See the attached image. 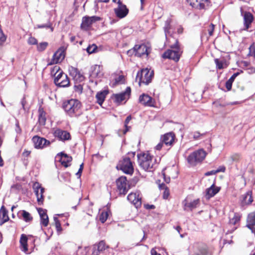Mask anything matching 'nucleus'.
Returning <instances> with one entry per match:
<instances>
[{
	"label": "nucleus",
	"instance_id": "obj_1",
	"mask_svg": "<svg viewBox=\"0 0 255 255\" xmlns=\"http://www.w3.org/2000/svg\"><path fill=\"white\" fill-rule=\"evenodd\" d=\"M51 75L55 77L54 82L59 87H67L70 85V81L66 74L60 69L59 66H55L51 70Z\"/></svg>",
	"mask_w": 255,
	"mask_h": 255
},
{
	"label": "nucleus",
	"instance_id": "obj_2",
	"mask_svg": "<svg viewBox=\"0 0 255 255\" xmlns=\"http://www.w3.org/2000/svg\"><path fill=\"white\" fill-rule=\"evenodd\" d=\"M178 43V41L177 39H173L170 42L166 41V45H168L172 49L168 50L165 52L162 55V58L172 59L175 62L178 61L180 59L181 53Z\"/></svg>",
	"mask_w": 255,
	"mask_h": 255
},
{
	"label": "nucleus",
	"instance_id": "obj_3",
	"mask_svg": "<svg viewBox=\"0 0 255 255\" xmlns=\"http://www.w3.org/2000/svg\"><path fill=\"white\" fill-rule=\"evenodd\" d=\"M81 104L80 102L75 99H71L64 102L63 108L65 112L70 117L78 116L81 115Z\"/></svg>",
	"mask_w": 255,
	"mask_h": 255
},
{
	"label": "nucleus",
	"instance_id": "obj_4",
	"mask_svg": "<svg viewBox=\"0 0 255 255\" xmlns=\"http://www.w3.org/2000/svg\"><path fill=\"white\" fill-rule=\"evenodd\" d=\"M137 158L139 165L145 170H150L153 168L155 160L148 152L138 154Z\"/></svg>",
	"mask_w": 255,
	"mask_h": 255
},
{
	"label": "nucleus",
	"instance_id": "obj_5",
	"mask_svg": "<svg viewBox=\"0 0 255 255\" xmlns=\"http://www.w3.org/2000/svg\"><path fill=\"white\" fill-rule=\"evenodd\" d=\"M153 77V71L147 68L143 69L137 72L135 82L138 83L139 86H141L142 84L147 85L151 82Z\"/></svg>",
	"mask_w": 255,
	"mask_h": 255
},
{
	"label": "nucleus",
	"instance_id": "obj_6",
	"mask_svg": "<svg viewBox=\"0 0 255 255\" xmlns=\"http://www.w3.org/2000/svg\"><path fill=\"white\" fill-rule=\"evenodd\" d=\"M118 166L126 174L131 175L133 172L132 163L129 157L124 158Z\"/></svg>",
	"mask_w": 255,
	"mask_h": 255
},
{
	"label": "nucleus",
	"instance_id": "obj_7",
	"mask_svg": "<svg viewBox=\"0 0 255 255\" xmlns=\"http://www.w3.org/2000/svg\"><path fill=\"white\" fill-rule=\"evenodd\" d=\"M131 51L134 52L135 56L141 57L144 55H148L150 51V48L144 44L135 45L132 49L129 50L128 52L129 53Z\"/></svg>",
	"mask_w": 255,
	"mask_h": 255
},
{
	"label": "nucleus",
	"instance_id": "obj_8",
	"mask_svg": "<svg viewBox=\"0 0 255 255\" xmlns=\"http://www.w3.org/2000/svg\"><path fill=\"white\" fill-rule=\"evenodd\" d=\"M118 189L121 194L125 195L129 189L126 177L121 176L116 180Z\"/></svg>",
	"mask_w": 255,
	"mask_h": 255
},
{
	"label": "nucleus",
	"instance_id": "obj_9",
	"mask_svg": "<svg viewBox=\"0 0 255 255\" xmlns=\"http://www.w3.org/2000/svg\"><path fill=\"white\" fill-rule=\"evenodd\" d=\"M33 188L36 196L38 204L39 205H42L44 201L43 193L45 191V189L42 187L41 185L38 182H35L33 184Z\"/></svg>",
	"mask_w": 255,
	"mask_h": 255
},
{
	"label": "nucleus",
	"instance_id": "obj_10",
	"mask_svg": "<svg viewBox=\"0 0 255 255\" xmlns=\"http://www.w3.org/2000/svg\"><path fill=\"white\" fill-rule=\"evenodd\" d=\"M175 134L173 132H169L164 134L162 137V143H160V149L163 144L166 146H172L175 141Z\"/></svg>",
	"mask_w": 255,
	"mask_h": 255
},
{
	"label": "nucleus",
	"instance_id": "obj_11",
	"mask_svg": "<svg viewBox=\"0 0 255 255\" xmlns=\"http://www.w3.org/2000/svg\"><path fill=\"white\" fill-rule=\"evenodd\" d=\"M118 7L114 9L115 14L118 17L123 18L127 15L128 9L126 5L122 3L120 0H118Z\"/></svg>",
	"mask_w": 255,
	"mask_h": 255
},
{
	"label": "nucleus",
	"instance_id": "obj_12",
	"mask_svg": "<svg viewBox=\"0 0 255 255\" xmlns=\"http://www.w3.org/2000/svg\"><path fill=\"white\" fill-rule=\"evenodd\" d=\"M100 17L96 16H85L83 18L81 27L83 29L87 30L94 22L100 20Z\"/></svg>",
	"mask_w": 255,
	"mask_h": 255
},
{
	"label": "nucleus",
	"instance_id": "obj_13",
	"mask_svg": "<svg viewBox=\"0 0 255 255\" xmlns=\"http://www.w3.org/2000/svg\"><path fill=\"white\" fill-rule=\"evenodd\" d=\"M32 140L36 148H43L50 143L49 140L37 135L33 136Z\"/></svg>",
	"mask_w": 255,
	"mask_h": 255
},
{
	"label": "nucleus",
	"instance_id": "obj_14",
	"mask_svg": "<svg viewBox=\"0 0 255 255\" xmlns=\"http://www.w3.org/2000/svg\"><path fill=\"white\" fill-rule=\"evenodd\" d=\"M65 56L63 48H59L53 55L50 65L57 64L63 61Z\"/></svg>",
	"mask_w": 255,
	"mask_h": 255
},
{
	"label": "nucleus",
	"instance_id": "obj_15",
	"mask_svg": "<svg viewBox=\"0 0 255 255\" xmlns=\"http://www.w3.org/2000/svg\"><path fill=\"white\" fill-rule=\"evenodd\" d=\"M130 93L131 89L129 87H128L125 92L114 95L115 102L117 103H120L123 101L128 99Z\"/></svg>",
	"mask_w": 255,
	"mask_h": 255
},
{
	"label": "nucleus",
	"instance_id": "obj_16",
	"mask_svg": "<svg viewBox=\"0 0 255 255\" xmlns=\"http://www.w3.org/2000/svg\"><path fill=\"white\" fill-rule=\"evenodd\" d=\"M187 2L193 8L203 9L208 5V0H187Z\"/></svg>",
	"mask_w": 255,
	"mask_h": 255
},
{
	"label": "nucleus",
	"instance_id": "obj_17",
	"mask_svg": "<svg viewBox=\"0 0 255 255\" xmlns=\"http://www.w3.org/2000/svg\"><path fill=\"white\" fill-rule=\"evenodd\" d=\"M139 102L145 106L154 107V101L151 97L145 94H143L139 96Z\"/></svg>",
	"mask_w": 255,
	"mask_h": 255
},
{
	"label": "nucleus",
	"instance_id": "obj_18",
	"mask_svg": "<svg viewBox=\"0 0 255 255\" xmlns=\"http://www.w3.org/2000/svg\"><path fill=\"white\" fill-rule=\"evenodd\" d=\"M172 19L171 18H168L165 22V25L163 27L166 41L167 42L169 41V42H170L173 39H175L173 37L172 34L169 31L171 28L170 23Z\"/></svg>",
	"mask_w": 255,
	"mask_h": 255
},
{
	"label": "nucleus",
	"instance_id": "obj_19",
	"mask_svg": "<svg viewBox=\"0 0 255 255\" xmlns=\"http://www.w3.org/2000/svg\"><path fill=\"white\" fill-rule=\"evenodd\" d=\"M104 241H100L98 244L94 245L93 247L92 255H99L101 252L108 248Z\"/></svg>",
	"mask_w": 255,
	"mask_h": 255
},
{
	"label": "nucleus",
	"instance_id": "obj_20",
	"mask_svg": "<svg viewBox=\"0 0 255 255\" xmlns=\"http://www.w3.org/2000/svg\"><path fill=\"white\" fill-rule=\"evenodd\" d=\"M54 135L59 140L63 141L69 140L71 137L70 134L68 132L60 129H56L54 132Z\"/></svg>",
	"mask_w": 255,
	"mask_h": 255
},
{
	"label": "nucleus",
	"instance_id": "obj_21",
	"mask_svg": "<svg viewBox=\"0 0 255 255\" xmlns=\"http://www.w3.org/2000/svg\"><path fill=\"white\" fill-rule=\"evenodd\" d=\"M103 75V67L99 65H95L91 67L90 76L93 78H101Z\"/></svg>",
	"mask_w": 255,
	"mask_h": 255
},
{
	"label": "nucleus",
	"instance_id": "obj_22",
	"mask_svg": "<svg viewBox=\"0 0 255 255\" xmlns=\"http://www.w3.org/2000/svg\"><path fill=\"white\" fill-rule=\"evenodd\" d=\"M243 15L244 17V24L245 26V30H248L254 20V16L250 12L248 11H245Z\"/></svg>",
	"mask_w": 255,
	"mask_h": 255
},
{
	"label": "nucleus",
	"instance_id": "obj_23",
	"mask_svg": "<svg viewBox=\"0 0 255 255\" xmlns=\"http://www.w3.org/2000/svg\"><path fill=\"white\" fill-rule=\"evenodd\" d=\"M37 211L40 217L41 224L44 227L47 226L49 223V219L47 214V210L39 208L37 209Z\"/></svg>",
	"mask_w": 255,
	"mask_h": 255
},
{
	"label": "nucleus",
	"instance_id": "obj_24",
	"mask_svg": "<svg viewBox=\"0 0 255 255\" xmlns=\"http://www.w3.org/2000/svg\"><path fill=\"white\" fill-rule=\"evenodd\" d=\"M220 190V187H216L215 184H213L210 188L206 189L205 197L206 199H209L214 196Z\"/></svg>",
	"mask_w": 255,
	"mask_h": 255
},
{
	"label": "nucleus",
	"instance_id": "obj_25",
	"mask_svg": "<svg viewBox=\"0 0 255 255\" xmlns=\"http://www.w3.org/2000/svg\"><path fill=\"white\" fill-rule=\"evenodd\" d=\"M255 212L250 213L248 217L247 227L250 229L252 233L255 234Z\"/></svg>",
	"mask_w": 255,
	"mask_h": 255
},
{
	"label": "nucleus",
	"instance_id": "obj_26",
	"mask_svg": "<svg viewBox=\"0 0 255 255\" xmlns=\"http://www.w3.org/2000/svg\"><path fill=\"white\" fill-rule=\"evenodd\" d=\"M253 201L252 191H248L245 194L242 195V204L244 205L251 204Z\"/></svg>",
	"mask_w": 255,
	"mask_h": 255
},
{
	"label": "nucleus",
	"instance_id": "obj_27",
	"mask_svg": "<svg viewBox=\"0 0 255 255\" xmlns=\"http://www.w3.org/2000/svg\"><path fill=\"white\" fill-rule=\"evenodd\" d=\"M196 155V160L198 163L202 162L206 156V152L202 149H200L193 152Z\"/></svg>",
	"mask_w": 255,
	"mask_h": 255
},
{
	"label": "nucleus",
	"instance_id": "obj_28",
	"mask_svg": "<svg viewBox=\"0 0 255 255\" xmlns=\"http://www.w3.org/2000/svg\"><path fill=\"white\" fill-rule=\"evenodd\" d=\"M196 155V160L198 163L202 162L206 156V152L202 149H200L193 152Z\"/></svg>",
	"mask_w": 255,
	"mask_h": 255
},
{
	"label": "nucleus",
	"instance_id": "obj_29",
	"mask_svg": "<svg viewBox=\"0 0 255 255\" xmlns=\"http://www.w3.org/2000/svg\"><path fill=\"white\" fill-rule=\"evenodd\" d=\"M38 121L40 125H45L46 121V113L41 107H40L38 109Z\"/></svg>",
	"mask_w": 255,
	"mask_h": 255
},
{
	"label": "nucleus",
	"instance_id": "obj_30",
	"mask_svg": "<svg viewBox=\"0 0 255 255\" xmlns=\"http://www.w3.org/2000/svg\"><path fill=\"white\" fill-rule=\"evenodd\" d=\"M27 238L24 234H22L20 239V244L21 246V250L24 253H26L28 251L27 248Z\"/></svg>",
	"mask_w": 255,
	"mask_h": 255
},
{
	"label": "nucleus",
	"instance_id": "obj_31",
	"mask_svg": "<svg viewBox=\"0 0 255 255\" xmlns=\"http://www.w3.org/2000/svg\"><path fill=\"white\" fill-rule=\"evenodd\" d=\"M108 92L106 91L98 92L96 96V98L97 99V102L100 105H102L103 102L104 101L106 96L107 95Z\"/></svg>",
	"mask_w": 255,
	"mask_h": 255
},
{
	"label": "nucleus",
	"instance_id": "obj_32",
	"mask_svg": "<svg viewBox=\"0 0 255 255\" xmlns=\"http://www.w3.org/2000/svg\"><path fill=\"white\" fill-rule=\"evenodd\" d=\"M0 220H2V224L7 222L9 220L7 211L2 206L0 210Z\"/></svg>",
	"mask_w": 255,
	"mask_h": 255
},
{
	"label": "nucleus",
	"instance_id": "obj_33",
	"mask_svg": "<svg viewBox=\"0 0 255 255\" xmlns=\"http://www.w3.org/2000/svg\"><path fill=\"white\" fill-rule=\"evenodd\" d=\"M213 105H214L217 108H222L229 105V104L226 102L224 100L219 99L213 102Z\"/></svg>",
	"mask_w": 255,
	"mask_h": 255
},
{
	"label": "nucleus",
	"instance_id": "obj_34",
	"mask_svg": "<svg viewBox=\"0 0 255 255\" xmlns=\"http://www.w3.org/2000/svg\"><path fill=\"white\" fill-rule=\"evenodd\" d=\"M61 164L65 167H67L69 166L68 163L72 161V157L68 156L67 154L64 153H61Z\"/></svg>",
	"mask_w": 255,
	"mask_h": 255
},
{
	"label": "nucleus",
	"instance_id": "obj_35",
	"mask_svg": "<svg viewBox=\"0 0 255 255\" xmlns=\"http://www.w3.org/2000/svg\"><path fill=\"white\" fill-rule=\"evenodd\" d=\"M187 160L188 163L191 166H195L198 163L196 160V155L194 153H191L187 157Z\"/></svg>",
	"mask_w": 255,
	"mask_h": 255
},
{
	"label": "nucleus",
	"instance_id": "obj_36",
	"mask_svg": "<svg viewBox=\"0 0 255 255\" xmlns=\"http://www.w3.org/2000/svg\"><path fill=\"white\" fill-rule=\"evenodd\" d=\"M215 63L216 65V68L218 69H222L227 67V65L224 60H220L217 58L215 59Z\"/></svg>",
	"mask_w": 255,
	"mask_h": 255
},
{
	"label": "nucleus",
	"instance_id": "obj_37",
	"mask_svg": "<svg viewBox=\"0 0 255 255\" xmlns=\"http://www.w3.org/2000/svg\"><path fill=\"white\" fill-rule=\"evenodd\" d=\"M199 203V200L196 199L190 203H185L184 204V206L185 208H189L191 210H192L193 209L195 208Z\"/></svg>",
	"mask_w": 255,
	"mask_h": 255
},
{
	"label": "nucleus",
	"instance_id": "obj_38",
	"mask_svg": "<svg viewBox=\"0 0 255 255\" xmlns=\"http://www.w3.org/2000/svg\"><path fill=\"white\" fill-rule=\"evenodd\" d=\"M164 189L162 197L164 199H167L169 196L170 192L169 189L165 186L164 183L160 184V190Z\"/></svg>",
	"mask_w": 255,
	"mask_h": 255
},
{
	"label": "nucleus",
	"instance_id": "obj_39",
	"mask_svg": "<svg viewBox=\"0 0 255 255\" xmlns=\"http://www.w3.org/2000/svg\"><path fill=\"white\" fill-rule=\"evenodd\" d=\"M240 220V216L237 213H234L232 218L230 219V224L232 225H236Z\"/></svg>",
	"mask_w": 255,
	"mask_h": 255
},
{
	"label": "nucleus",
	"instance_id": "obj_40",
	"mask_svg": "<svg viewBox=\"0 0 255 255\" xmlns=\"http://www.w3.org/2000/svg\"><path fill=\"white\" fill-rule=\"evenodd\" d=\"M137 198L135 199V201L134 202H132V203L135 206L136 208H139L141 205V197L139 194H138V195L136 196Z\"/></svg>",
	"mask_w": 255,
	"mask_h": 255
},
{
	"label": "nucleus",
	"instance_id": "obj_41",
	"mask_svg": "<svg viewBox=\"0 0 255 255\" xmlns=\"http://www.w3.org/2000/svg\"><path fill=\"white\" fill-rule=\"evenodd\" d=\"M190 134L193 136V138L195 140H199L201 139V137L203 136L205 134V133H201L197 131L192 132Z\"/></svg>",
	"mask_w": 255,
	"mask_h": 255
},
{
	"label": "nucleus",
	"instance_id": "obj_42",
	"mask_svg": "<svg viewBox=\"0 0 255 255\" xmlns=\"http://www.w3.org/2000/svg\"><path fill=\"white\" fill-rule=\"evenodd\" d=\"M54 221L55 222V225L57 232H58L59 233H61L62 230V229L61 226V224L59 220H58V218H57L56 217H54Z\"/></svg>",
	"mask_w": 255,
	"mask_h": 255
},
{
	"label": "nucleus",
	"instance_id": "obj_43",
	"mask_svg": "<svg viewBox=\"0 0 255 255\" xmlns=\"http://www.w3.org/2000/svg\"><path fill=\"white\" fill-rule=\"evenodd\" d=\"M48 45V44L46 42H41L37 45V49L38 51H43L46 48Z\"/></svg>",
	"mask_w": 255,
	"mask_h": 255
},
{
	"label": "nucleus",
	"instance_id": "obj_44",
	"mask_svg": "<svg viewBox=\"0 0 255 255\" xmlns=\"http://www.w3.org/2000/svg\"><path fill=\"white\" fill-rule=\"evenodd\" d=\"M97 46L96 44H93L89 45L86 49L87 52L89 54H92L96 52Z\"/></svg>",
	"mask_w": 255,
	"mask_h": 255
},
{
	"label": "nucleus",
	"instance_id": "obj_45",
	"mask_svg": "<svg viewBox=\"0 0 255 255\" xmlns=\"http://www.w3.org/2000/svg\"><path fill=\"white\" fill-rule=\"evenodd\" d=\"M22 216L24 220L26 222L31 221L32 219V217L31 216L30 214L26 211H22Z\"/></svg>",
	"mask_w": 255,
	"mask_h": 255
},
{
	"label": "nucleus",
	"instance_id": "obj_46",
	"mask_svg": "<svg viewBox=\"0 0 255 255\" xmlns=\"http://www.w3.org/2000/svg\"><path fill=\"white\" fill-rule=\"evenodd\" d=\"M108 217V213L107 212H102L100 215L99 220L102 223H104Z\"/></svg>",
	"mask_w": 255,
	"mask_h": 255
},
{
	"label": "nucleus",
	"instance_id": "obj_47",
	"mask_svg": "<svg viewBox=\"0 0 255 255\" xmlns=\"http://www.w3.org/2000/svg\"><path fill=\"white\" fill-rule=\"evenodd\" d=\"M138 194H139L138 192L129 194L127 197L128 200L131 203L134 202L135 199L137 198L136 196L138 195Z\"/></svg>",
	"mask_w": 255,
	"mask_h": 255
},
{
	"label": "nucleus",
	"instance_id": "obj_48",
	"mask_svg": "<svg viewBox=\"0 0 255 255\" xmlns=\"http://www.w3.org/2000/svg\"><path fill=\"white\" fill-rule=\"evenodd\" d=\"M131 116H128L127 117V118H126V119L125 120V127L126 128V129H125V130L124 132V133L125 134L128 130V129L130 128L128 126V124L129 123V122L131 120Z\"/></svg>",
	"mask_w": 255,
	"mask_h": 255
},
{
	"label": "nucleus",
	"instance_id": "obj_49",
	"mask_svg": "<svg viewBox=\"0 0 255 255\" xmlns=\"http://www.w3.org/2000/svg\"><path fill=\"white\" fill-rule=\"evenodd\" d=\"M165 170V168L163 169L162 170V175L163 176V177L164 178V181L166 183H169L170 181V178L169 176H166V175L164 172Z\"/></svg>",
	"mask_w": 255,
	"mask_h": 255
},
{
	"label": "nucleus",
	"instance_id": "obj_50",
	"mask_svg": "<svg viewBox=\"0 0 255 255\" xmlns=\"http://www.w3.org/2000/svg\"><path fill=\"white\" fill-rule=\"evenodd\" d=\"M214 25L212 23L209 25L207 29L209 36H212L213 35V31L214 30Z\"/></svg>",
	"mask_w": 255,
	"mask_h": 255
},
{
	"label": "nucleus",
	"instance_id": "obj_51",
	"mask_svg": "<svg viewBox=\"0 0 255 255\" xmlns=\"http://www.w3.org/2000/svg\"><path fill=\"white\" fill-rule=\"evenodd\" d=\"M70 74L71 76L75 77H76L77 74H79L78 72L77 69L73 67H71V70H70Z\"/></svg>",
	"mask_w": 255,
	"mask_h": 255
},
{
	"label": "nucleus",
	"instance_id": "obj_52",
	"mask_svg": "<svg viewBox=\"0 0 255 255\" xmlns=\"http://www.w3.org/2000/svg\"><path fill=\"white\" fill-rule=\"evenodd\" d=\"M37 27L40 28H50L51 32H52L53 31V28L52 27L51 24L50 23H48V24H46L38 25Z\"/></svg>",
	"mask_w": 255,
	"mask_h": 255
},
{
	"label": "nucleus",
	"instance_id": "obj_53",
	"mask_svg": "<svg viewBox=\"0 0 255 255\" xmlns=\"http://www.w3.org/2000/svg\"><path fill=\"white\" fill-rule=\"evenodd\" d=\"M240 155L239 154L236 153L230 156V159L232 162L238 161L239 159Z\"/></svg>",
	"mask_w": 255,
	"mask_h": 255
},
{
	"label": "nucleus",
	"instance_id": "obj_54",
	"mask_svg": "<svg viewBox=\"0 0 255 255\" xmlns=\"http://www.w3.org/2000/svg\"><path fill=\"white\" fill-rule=\"evenodd\" d=\"M28 43L29 44L34 45L36 44L37 43V41L34 37H30L28 40Z\"/></svg>",
	"mask_w": 255,
	"mask_h": 255
},
{
	"label": "nucleus",
	"instance_id": "obj_55",
	"mask_svg": "<svg viewBox=\"0 0 255 255\" xmlns=\"http://www.w3.org/2000/svg\"><path fill=\"white\" fill-rule=\"evenodd\" d=\"M233 83V82L229 80L226 82L225 86L228 91H230L231 90Z\"/></svg>",
	"mask_w": 255,
	"mask_h": 255
},
{
	"label": "nucleus",
	"instance_id": "obj_56",
	"mask_svg": "<svg viewBox=\"0 0 255 255\" xmlns=\"http://www.w3.org/2000/svg\"><path fill=\"white\" fill-rule=\"evenodd\" d=\"M15 131L16 132V133H18V134H20L21 132V129L20 128V126H19L18 122H17L15 124Z\"/></svg>",
	"mask_w": 255,
	"mask_h": 255
},
{
	"label": "nucleus",
	"instance_id": "obj_57",
	"mask_svg": "<svg viewBox=\"0 0 255 255\" xmlns=\"http://www.w3.org/2000/svg\"><path fill=\"white\" fill-rule=\"evenodd\" d=\"M241 67L242 68H247L250 66V62L246 61H242L241 62Z\"/></svg>",
	"mask_w": 255,
	"mask_h": 255
},
{
	"label": "nucleus",
	"instance_id": "obj_58",
	"mask_svg": "<svg viewBox=\"0 0 255 255\" xmlns=\"http://www.w3.org/2000/svg\"><path fill=\"white\" fill-rule=\"evenodd\" d=\"M202 249L200 251V254L201 255H208V252L206 247L202 248Z\"/></svg>",
	"mask_w": 255,
	"mask_h": 255
},
{
	"label": "nucleus",
	"instance_id": "obj_59",
	"mask_svg": "<svg viewBox=\"0 0 255 255\" xmlns=\"http://www.w3.org/2000/svg\"><path fill=\"white\" fill-rule=\"evenodd\" d=\"M226 170V167L224 166H220L217 170H216V173L220 172H224Z\"/></svg>",
	"mask_w": 255,
	"mask_h": 255
},
{
	"label": "nucleus",
	"instance_id": "obj_60",
	"mask_svg": "<svg viewBox=\"0 0 255 255\" xmlns=\"http://www.w3.org/2000/svg\"><path fill=\"white\" fill-rule=\"evenodd\" d=\"M248 73L250 74L255 73V68L254 67H250L247 69Z\"/></svg>",
	"mask_w": 255,
	"mask_h": 255
},
{
	"label": "nucleus",
	"instance_id": "obj_61",
	"mask_svg": "<svg viewBox=\"0 0 255 255\" xmlns=\"http://www.w3.org/2000/svg\"><path fill=\"white\" fill-rule=\"evenodd\" d=\"M239 72H237V73H234L230 78V79H229V80L232 81V82H234V81L235 80V78L239 75Z\"/></svg>",
	"mask_w": 255,
	"mask_h": 255
},
{
	"label": "nucleus",
	"instance_id": "obj_62",
	"mask_svg": "<svg viewBox=\"0 0 255 255\" xmlns=\"http://www.w3.org/2000/svg\"><path fill=\"white\" fill-rule=\"evenodd\" d=\"M83 169V163H82L80 166V168L79 169L78 171L76 173V175L79 176V177H80L81 175V173H82Z\"/></svg>",
	"mask_w": 255,
	"mask_h": 255
},
{
	"label": "nucleus",
	"instance_id": "obj_63",
	"mask_svg": "<svg viewBox=\"0 0 255 255\" xmlns=\"http://www.w3.org/2000/svg\"><path fill=\"white\" fill-rule=\"evenodd\" d=\"M144 207L145 209L150 210L155 208V206L153 205L144 204Z\"/></svg>",
	"mask_w": 255,
	"mask_h": 255
},
{
	"label": "nucleus",
	"instance_id": "obj_64",
	"mask_svg": "<svg viewBox=\"0 0 255 255\" xmlns=\"http://www.w3.org/2000/svg\"><path fill=\"white\" fill-rule=\"evenodd\" d=\"M217 173H216V170H211V171H208L207 172H206L205 173V176H210V175H214V174H216Z\"/></svg>",
	"mask_w": 255,
	"mask_h": 255
}]
</instances>
